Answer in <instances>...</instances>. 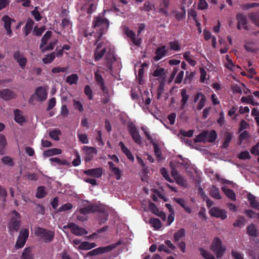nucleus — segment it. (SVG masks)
<instances>
[{
  "instance_id": "nucleus-43",
  "label": "nucleus",
  "mask_w": 259,
  "mask_h": 259,
  "mask_svg": "<svg viewBox=\"0 0 259 259\" xmlns=\"http://www.w3.org/2000/svg\"><path fill=\"white\" fill-rule=\"evenodd\" d=\"M249 19L254 24L259 20V12L250 13L248 15Z\"/></svg>"
},
{
  "instance_id": "nucleus-15",
  "label": "nucleus",
  "mask_w": 259,
  "mask_h": 259,
  "mask_svg": "<svg viewBox=\"0 0 259 259\" xmlns=\"http://www.w3.org/2000/svg\"><path fill=\"white\" fill-rule=\"evenodd\" d=\"M165 48V46H162L156 49L155 51L156 55L154 57V59L155 61H159L166 55L168 50H166Z\"/></svg>"
},
{
  "instance_id": "nucleus-49",
  "label": "nucleus",
  "mask_w": 259,
  "mask_h": 259,
  "mask_svg": "<svg viewBox=\"0 0 259 259\" xmlns=\"http://www.w3.org/2000/svg\"><path fill=\"white\" fill-rule=\"evenodd\" d=\"M33 25V22L31 20L27 21L25 26V35H27L31 31Z\"/></svg>"
},
{
  "instance_id": "nucleus-29",
  "label": "nucleus",
  "mask_w": 259,
  "mask_h": 259,
  "mask_svg": "<svg viewBox=\"0 0 259 259\" xmlns=\"http://www.w3.org/2000/svg\"><path fill=\"white\" fill-rule=\"evenodd\" d=\"M232 137L233 133H231L228 132H226L225 133L224 141L223 142V146H222L223 148H227L228 147L230 142L232 140Z\"/></svg>"
},
{
  "instance_id": "nucleus-41",
  "label": "nucleus",
  "mask_w": 259,
  "mask_h": 259,
  "mask_svg": "<svg viewBox=\"0 0 259 259\" xmlns=\"http://www.w3.org/2000/svg\"><path fill=\"white\" fill-rule=\"evenodd\" d=\"M195 75V73L194 72H189V71H187L186 72V76L184 79V83L187 84V83H190L193 78L194 76Z\"/></svg>"
},
{
  "instance_id": "nucleus-13",
  "label": "nucleus",
  "mask_w": 259,
  "mask_h": 259,
  "mask_svg": "<svg viewBox=\"0 0 259 259\" xmlns=\"http://www.w3.org/2000/svg\"><path fill=\"white\" fill-rule=\"evenodd\" d=\"M83 150L86 155L85 160L86 161L91 160L97 154V150L92 147L84 146Z\"/></svg>"
},
{
  "instance_id": "nucleus-34",
  "label": "nucleus",
  "mask_w": 259,
  "mask_h": 259,
  "mask_svg": "<svg viewBox=\"0 0 259 259\" xmlns=\"http://www.w3.org/2000/svg\"><path fill=\"white\" fill-rule=\"evenodd\" d=\"M115 247L114 245H111L106 247H98L96 248V251L98 254L108 252L112 250Z\"/></svg>"
},
{
  "instance_id": "nucleus-32",
  "label": "nucleus",
  "mask_w": 259,
  "mask_h": 259,
  "mask_svg": "<svg viewBox=\"0 0 259 259\" xmlns=\"http://www.w3.org/2000/svg\"><path fill=\"white\" fill-rule=\"evenodd\" d=\"M247 233L250 236L255 237L257 236V230L253 224H250L247 227Z\"/></svg>"
},
{
  "instance_id": "nucleus-31",
  "label": "nucleus",
  "mask_w": 259,
  "mask_h": 259,
  "mask_svg": "<svg viewBox=\"0 0 259 259\" xmlns=\"http://www.w3.org/2000/svg\"><path fill=\"white\" fill-rule=\"evenodd\" d=\"M95 79L98 84L100 87L101 89L103 91H105V88L104 85V80L102 76L100 74L98 71H97L95 73Z\"/></svg>"
},
{
  "instance_id": "nucleus-35",
  "label": "nucleus",
  "mask_w": 259,
  "mask_h": 259,
  "mask_svg": "<svg viewBox=\"0 0 259 259\" xmlns=\"http://www.w3.org/2000/svg\"><path fill=\"white\" fill-rule=\"evenodd\" d=\"M144 69L143 68H140L138 72V74H136L135 72V74L136 76V78L138 79V82L140 84H143L144 83Z\"/></svg>"
},
{
  "instance_id": "nucleus-17",
  "label": "nucleus",
  "mask_w": 259,
  "mask_h": 259,
  "mask_svg": "<svg viewBox=\"0 0 259 259\" xmlns=\"http://www.w3.org/2000/svg\"><path fill=\"white\" fill-rule=\"evenodd\" d=\"M102 173L103 169L101 167L90 169L84 171V174L87 175L97 178L101 177L102 175Z\"/></svg>"
},
{
  "instance_id": "nucleus-37",
  "label": "nucleus",
  "mask_w": 259,
  "mask_h": 259,
  "mask_svg": "<svg viewBox=\"0 0 259 259\" xmlns=\"http://www.w3.org/2000/svg\"><path fill=\"white\" fill-rule=\"evenodd\" d=\"M149 223L156 230H158L161 227V222L159 219L151 218L149 221Z\"/></svg>"
},
{
  "instance_id": "nucleus-52",
  "label": "nucleus",
  "mask_w": 259,
  "mask_h": 259,
  "mask_svg": "<svg viewBox=\"0 0 259 259\" xmlns=\"http://www.w3.org/2000/svg\"><path fill=\"white\" fill-rule=\"evenodd\" d=\"M238 158L241 160L251 159V156L248 151H244L241 152L238 155Z\"/></svg>"
},
{
  "instance_id": "nucleus-22",
  "label": "nucleus",
  "mask_w": 259,
  "mask_h": 259,
  "mask_svg": "<svg viewBox=\"0 0 259 259\" xmlns=\"http://www.w3.org/2000/svg\"><path fill=\"white\" fill-rule=\"evenodd\" d=\"M181 96L182 97V99L181 101V109H183L185 107L188 102V101L189 98V95L187 94V90L185 89H183L181 92Z\"/></svg>"
},
{
  "instance_id": "nucleus-14",
  "label": "nucleus",
  "mask_w": 259,
  "mask_h": 259,
  "mask_svg": "<svg viewBox=\"0 0 259 259\" xmlns=\"http://www.w3.org/2000/svg\"><path fill=\"white\" fill-rule=\"evenodd\" d=\"M14 58L22 69L25 68L27 63V59L19 51H16L14 53Z\"/></svg>"
},
{
  "instance_id": "nucleus-54",
  "label": "nucleus",
  "mask_w": 259,
  "mask_h": 259,
  "mask_svg": "<svg viewBox=\"0 0 259 259\" xmlns=\"http://www.w3.org/2000/svg\"><path fill=\"white\" fill-rule=\"evenodd\" d=\"M77 137L79 139V140L82 144H88L89 140L88 138V136L86 134L77 133Z\"/></svg>"
},
{
  "instance_id": "nucleus-19",
  "label": "nucleus",
  "mask_w": 259,
  "mask_h": 259,
  "mask_svg": "<svg viewBox=\"0 0 259 259\" xmlns=\"http://www.w3.org/2000/svg\"><path fill=\"white\" fill-rule=\"evenodd\" d=\"M14 120L20 124H22L25 121V118L23 114V112L19 109H15L14 110Z\"/></svg>"
},
{
  "instance_id": "nucleus-8",
  "label": "nucleus",
  "mask_w": 259,
  "mask_h": 259,
  "mask_svg": "<svg viewBox=\"0 0 259 259\" xmlns=\"http://www.w3.org/2000/svg\"><path fill=\"white\" fill-rule=\"evenodd\" d=\"M97 1L96 0H83L81 10L87 12L88 14L93 13L96 9Z\"/></svg>"
},
{
  "instance_id": "nucleus-28",
  "label": "nucleus",
  "mask_w": 259,
  "mask_h": 259,
  "mask_svg": "<svg viewBox=\"0 0 259 259\" xmlns=\"http://www.w3.org/2000/svg\"><path fill=\"white\" fill-rule=\"evenodd\" d=\"M62 151L61 149L57 148H52L46 151H45L43 154L45 156L50 157L55 155H59L61 154Z\"/></svg>"
},
{
  "instance_id": "nucleus-57",
  "label": "nucleus",
  "mask_w": 259,
  "mask_h": 259,
  "mask_svg": "<svg viewBox=\"0 0 259 259\" xmlns=\"http://www.w3.org/2000/svg\"><path fill=\"white\" fill-rule=\"evenodd\" d=\"M50 161L52 162H56L59 165H67L68 162L66 160H61L58 158L54 157L50 159Z\"/></svg>"
},
{
  "instance_id": "nucleus-45",
  "label": "nucleus",
  "mask_w": 259,
  "mask_h": 259,
  "mask_svg": "<svg viewBox=\"0 0 259 259\" xmlns=\"http://www.w3.org/2000/svg\"><path fill=\"white\" fill-rule=\"evenodd\" d=\"M22 259H33L30 248H26L24 250L22 255Z\"/></svg>"
},
{
  "instance_id": "nucleus-26",
  "label": "nucleus",
  "mask_w": 259,
  "mask_h": 259,
  "mask_svg": "<svg viewBox=\"0 0 259 259\" xmlns=\"http://www.w3.org/2000/svg\"><path fill=\"white\" fill-rule=\"evenodd\" d=\"M209 193L210 195L214 199L220 200L222 198L220 193L219 189L215 186H211Z\"/></svg>"
},
{
  "instance_id": "nucleus-16",
  "label": "nucleus",
  "mask_w": 259,
  "mask_h": 259,
  "mask_svg": "<svg viewBox=\"0 0 259 259\" xmlns=\"http://www.w3.org/2000/svg\"><path fill=\"white\" fill-rule=\"evenodd\" d=\"M16 97L15 93L9 89L0 91V98L5 100H10Z\"/></svg>"
},
{
  "instance_id": "nucleus-55",
  "label": "nucleus",
  "mask_w": 259,
  "mask_h": 259,
  "mask_svg": "<svg viewBox=\"0 0 259 259\" xmlns=\"http://www.w3.org/2000/svg\"><path fill=\"white\" fill-rule=\"evenodd\" d=\"M206 102V99L205 96H203L201 98L200 101H199L196 109L197 110H201L205 106Z\"/></svg>"
},
{
  "instance_id": "nucleus-44",
  "label": "nucleus",
  "mask_w": 259,
  "mask_h": 259,
  "mask_svg": "<svg viewBox=\"0 0 259 259\" xmlns=\"http://www.w3.org/2000/svg\"><path fill=\"white\" fill-rule=\"evenodd\" d=\"M46 194L45 188L43 186H40L37 188L36 197L38 198H41L44 197Z\"/></svg>"
},
{
  "instance_id": "nucleus-1",
  "label": "nucleus",
  "mask_w": 259,
  "mask_h": 259,
  "mask_svg": "<svg viewBox=\"0 0 259 259\" xmlns=\"http://www.w3.org/2000/svg\"><path fill=\"white\" fill-rule=\"evenodd\" d=\"M109 27V22L102 16L96 17L93 21V28L100 36L105 33Z\"/></svg>"
},
{
  "instance_id": "nucleus-48",
  "label": "nucleus",
  "mask_w": 259,
  "mask_h": 259,
  "mask_svg": "<svg viewBox=\"0 0 259 259\" xmlns=\"http://www.w3.org/2000/svg\"><path fill=\"white\" fill-rule=\"evenodd\" d=\"M61 25L62 28L66 30H70L72 26V24L70 21L68 19L66 18L62 20Z\"/></svg>"
},
{
  "instance_id": "nucleus-9",
  "label": "nucleus",
  "mask_w": 259,
  "mask_h": 259,
  "mask_svg": "<svg viewBox=\"0 0 259 259\" xmlns=\"http://www.w3.org/2000/svg\"><path fill=\"white\" fill-rule=\"evenodd\" d=\"M28 235L29 231L27 229H24L20 232L16 243V248H20L24 245Z\"/></svg>"
},
{
  "instance_id": "nucleus-18",
  "label": "nucleus",
  "mask_w": 259,
  "mask_h": 259,
  "mask_svg": "<svg viewBox=\"0 0 259 259\" xmlns=\"http://www.w3.org/2000/svg\"><path fill=\"white\" fill-rule=\"evenodd\" d=\"M131 136L137 144L141 143V137L137 129L134 128V125L131 122Z\"/></svg>"
},
{
  "instance_id": "nucleus-3",
  "label": "nucleus",
  "mask_w": 259,
  "mask_h": 259,
  "mask_svg": "<svg viewBox=\"0 0 259 259\" xmlns=\"http://www.w3.org/2000/svg\"><path fill=\"white\" fill-rule=\"evenodd\" d=\"M210 249L215 254L217 258L222 257L226 251V248L223 246L222 242L218 237H215L213 240Z\"/></svg>"
},
{
  "instance_id": "nucleus-23",
  "label": "nucleus",
  "mask_w": 259,
  "mask_h": 259,
  "mask_svg": "<svg viewBox=\"0 0 259 259\" xmlns=\"http://www.w3.org/2000/svg\"><path fill=\"white\" fill-rule=\"evenodd\" d=\"M20 226V223L18 220L15 219H12L9 224L8 228L9 231L12 233L14 232L18 231Z\"/></svg>"
},
{
  "instance_id": "nucleus-40",
  "label": "nucleus",
  "mask_w": 259,
  "mask_h": 259,
  "mask_svg": "<svg viewBox=\"0 0 259 259\" xmlns=\"http://www.w3.org/2000/svg\"><path fill=\"white\" fill-rule=\"evenodd\" d=\"M241 101L242 102L249 103L253 106L257 105V103L254 101L252 96L242 97L241 99Z\"/></svg>"
},
{
  "instance_id": "nucleus-47",
  "label": "nucleus",
  "mask_w": 259,
  "mask_h": 259,
  "mask_svg": "<svg viewBox=\"0 0 259 259\" xmlns=\"http://www.w3.org/2000/svg\"><path fill=\"white\" fill-rule=\"evenodd\" d=\"M55 58V54L52 53L49 55H47L45 58L42 59V62L45 64L51 63L53 61Z\"/></svg>"
},
{
  "instance_id": "nucleus-46",
  "label": "nucleus",
  "mask_w": 259,
  "mask_h": 259,
  "mask_svg": "<svg viewBox=\"0 0 259 259\" xmlns=\"http://www.w3.org/2000/svg\"><path fill=\"white\" fill-rule=\"evenodd\" d=\"M152 144L153 145V147L154 148V151L155 155H156L157 158L159 160H160L161 159L162 153L161 152V150H160V148L159 147L158 145L157 144H156L155 142L152 143Z\"/></svg>"
},
{
  "instance_id": "nucleus-5",
  "label": "nucleus",
  "mask_w": 259,
  "mask_h": 259,
  "mask_svg": "<svg viewBox=\"0 0 259 259\" xmlns=\"http://www.w3.org/2000/svg\"><path fill=\"white\" fill-rule=\"evenodd\" d=\"M98 210V207L95 205H90L86 207L80 208L77 210V212H79L80 215L77 216V219L82 222L86 221L87 220L86 214L95 212Z\"/></svg>"
},
{
  "instance_id": "nucleus-63",
  "label": "nucleus",
  "mask_w": 259,
  "mask_h": 259,
  "mask_svg": "<svg viewBox=\"0 0 259 259\" xmlns=\"http://www.w3.org/2000/svg\"><path fill=\"white\" fill-rule=\"evenodd\" d=\"M231 255L234 259H244L243 254L237 252L234 250H232Z\"/></svg>"
},
{
  "instance_id": "nucleus-51",
  "label": "nucleus",
  "mask_w": 259,
  "mask_h": 259,
  "mask_svg": "<svg viewBox=\"0 0 259 259\" xmlns=\"http://www.w3.org/2000/svg\"><path fill=\"white\" fill-rule=\"evenodd\" d=\"M3 21L5 23V28L11 27V24L12 22H14V20L10 18L9 16L5 15L3 17Z\"/></svg>"
},
{
  "instance_id": "nucleus-21",
  "label": "nucleus",
  "mask_w": 259,
  "mask_h": 259,
  "mask_svg": "<svg viewBox=\"0 0 259 259\" xmlns=\"http://www.w3.org/2000/svg\"><path fill=\"white\" fill-rule=\"evenodd\" d=\"M173 13H175V17L178 21H181L186 17L185 6L182 5L180 7V11H174Z\"/></svg>"
},
{
  "instance_id": "nucleus-59",
  "label": "nucleus",
  "mask_w": 259,
  "mask_h": 259,
  "mask_svg": "<svg viewBox=\"0 0 259 259\" xmlns=\"http://www.w3.org/2000/svg\"><path fill=\"white\" fill-rule=\"evenodd\" d=\"M165 69L163 68H157L153 72L152 75L154 77H159L164 74Z\"/></svg>"
},
{
  "instance_id": "nucleus-36",
  "label": "nucleus",
  "mask_w": 259,
  "mask_h": 259,
  "mask_svg": "<svg viewBox=\"0 0 259 259\" xmlns=\"http://www.w3.org/2000/svg\"><path fill=\"white\" fill-rule=\"evenodd\" d=\"M202 256L205 259H215L214 256L210 252L206 251L202 247L198 248Z\"/></svg>"
},
{
  "instance_id": "nucleus-64",
  "label": "nucleus",
  "mask_w": 259,
  "mask_h": 259,
  "mask_svg": "<svg viewBox=\"0 0 259 259\" xmlns=\"http://www.w3.org/2000/svg\"><path fill=\"white\" fill-rule=\"evenodd\" d=\"M250 152L252 154L255 155H259V142L256 143L250 150Z\"/></svg>"
},
{
  "instance_id": "nucleus-30",
  "label": "nucleus",
  "mask_w": 259,
  "mask_h": 259,
  "mask_svg": "<svg viewBox=\"0 0 259 259\" xmlns=\"http://www.w3.org/2000/svg\"><path fill=\"white\" fill-rule=\"evenodd\" d=\"M97 244L95 243H89V242H83L78 246V249L81 250H89L95 247Z\"/></svg>"
},
{
  "instance_id": "nucleus-24",
  "label": "nucleus",
  "mask_w": 259,
  "mask_h": 259,
  "mask_svg": "<svg viewBox=\"0 0 259 259\" xmlns=\"http://www.w3.org/2000/svg\"><path fill=\"white\" fill-rule=\"evenodd\" d=\"M222 190L228 198L233 201L236 200V194L232 190L230 189L227 186H223L222 187Z\"/></svg>"
},
{
  "instance_id": "nucleus-6",
  "label": "nucleus",
  "mask_w": 259,
  "mask_h": 259,
  "mask_svg": "<svg viewBox=\"0 0 259 259\" xmlns=\"http://www.w3.org/2000/svg\"><path fill=\"white\" fill-rule=\"evenodd\" d=\"M35 234L39 236L45 242H50L53 240L54 237V232L48 231L42 228H38Z\"/></svg>"
},
{
  "instance_id": "nucleus-58",
  "label": "nucleus",
  "mask_w": 259,
  "mask_h": 259,
  "mask_svg": "<svg viewBox=\"0 0 259 259\" xmlns=\"http://www.w3.org/2000/svg\"><path fill=\"white\" fill-rule=\"evenodd\" d=\"M2 161L4 164L9 166H13L14 164L13 159L10 156H4L2 158Z\"/></svg>"
},
{
  "instance_id": "nucleus-42",
  "label": "nucleus",
  "mask_w": 259,
  "mask_h": 259,
  "mask_svg": "<svg viewBox=\"0 0 259 259\" xmlns=\"http://www.w3.org/2000/svg\"><path fill=\"white\" fill-rule=\"evenodd\" d=\"M78 77L76 74H72L68 76L66 78V81L70 84H75L77 82Z\"/></svg>"
},
{
  "instance_id": "nucleus-20",
  "label": "nucleus",
  "mask_w": 259,
  "mask_h": 259,
  "mask_svg": "<svg viewBox=\"0 0 259 259\" xmlns=\"http://www.w3.org/2000/svg\"><path fill=\"white\" fill-rule=\"evenodd\" d=\"M142 38L140 35L136 34L133 30H131V41L137 47H140L142 44Z\"/></svg>"
},
{
  "instance_id": "nucleus-12",
  "label": "nucleus",
  "mask_w": 259,
  "mask_h": 259,
  "mask_svg": "<svg viewBox=\"0 0 259 259\" xmlns=\"http://www.w3.org/2000/svg\"><path fill=\"white\" fill-rule=\"evenodd\" d=\"M210 215L220 218L222 220H225L227 217V211L224 209H220L217 207H212L209 210Z\"/></svg>"
},
{
  "instance_id": "nucleus-10",
  "label": "nucleus",
  "mask_w": 259,
  "mask_h": 259,
  "mask_svg": "<svg viewBox=\"0 0 259 259\" xmlns=\"http://www.w3.org/2000/svg\"><path fill=\"white\" fill-rule=\"evenodd\" d=\"M236 18L237 20V28L238 29H241V26H242V28L245 30H248L247 17L245 15L241 13H237Z\"/></svg>"
},
{
  "instance_id": "nucleus-7",
  "label": "nucleus",
  "mask_w": 259,
  "mask_h": 259,
  "mask_svg": "<svg viewBox=\"0 0 259 259\" xmlns=\"http://www.w3.org/2000/svg\"><path fill=\"white\" fill-rule=\"evenodd\" d=\"M96 45L97 47L96 48L94 56L95 60L98 61L104 55L106 51L107 47L109 46V43L108 41L99 42H97Z\"/></svg>"
},
{
  "instance_id": "nucleus-53",
  "label": "nucleus",
  "mask_w": 259,
  "mask_h": 259,
  "mask_svg": "<svg viewBox=\"0 0 259 259\" xmlns=\"http://www.w3.org/2000/svg\"><path fill=\"white\" fill-rule=\"evenodd\" d=\"M169 45L171 50L179 51L181 50L180 45L177 41H170L169 42Z\"/></svg>"
},
{
  "instance_id": "nucleus-11",
  "label": "nucleus",
  "mask_w": 259,
  "mask_h": 259,
  "mask_svg": "<svg viewBox=\"0 0 259 259\" xmlns=\"http://www.w3.org/2000/svg\"><path fill=\"white\" fill-rule=\"evenodd\" d=\"M69 228L70 229L71 232L76 236H82L88 234V232L85 229L79 227L74 223H70L67 226H64V229Z\"/></svg>"
},
{
  "instance_id": "nucleus-38",
  "label": "nucleus",
  "mask_w": 259,
  "mask_h": 259,
  "mask_svg": "<svg viewBox=\"0 0 259 259\" xmlns=\"http://www.w3.org/2000/svg\"><path fill=\"white\" fill-rule=\"evenodd\" d=\"M217 138V134L215 131L212 130L210 132L207 131V141L209 143H213L215 141Z\"/></svg>"
},
{
  "instance_id": "nucleus-33",
  "label": "nucleus",
  "mask_w": 259,
  "mask_h": 259,
  "mask_svg": "<svg viewBox=\"0 0 259 259\" xmlns=\"http://www.w3.org/2000/svg\"><path fill=\"white\" fill-rule=\"evenodd\" d=\"M185 236V230L183 228L180 229L174 235V240L175 242H179L183 237Z\"/></svg>"
},
{
  "instance_id": "nucleus-56",
  "label": "nucleus",
  "mask_w": 259,
  "mask_h": 259,
  "mask_svg": "<svg viewBox=\"0 0 259 259\" xmlns=\"http://www.w3.org/2000/svg\"><path fill=\"white\" fill-rule=\"evenodd\" d=\"M61 134V132L59 130H54L51 132L49 134L50 137L56 141L59 140V136Z\"/></svg>"
},
{
  "instance_id": "nucleus-27",
  "label": "nucleus",
  "mask_w": 259,
  "mask_h": 259,
  "mask_svg": "<svg viewBox=\"0 0 259 259\" xmlns=\"http://www.w3.org/2000/svg\"><path fill=\"white\" fill-rule=\"evenodd\" d=\"M207 131H204L199 134L195 138L194 141L195 143L197 142H205L207 141Z\"/></svg>"
},
{
  "instance_id": "nucleus-4",
  "label": "nucleus",
  "mask_w": 259,
  "mask_h": 259,
  "mask_svg": "<svg viewBox=\"0 0 259 259\" xmlns=\"http://www.w3.org/2000/svg\"><path fill=\"white\" fill-rule=\"evenodd\" d=\"M51 31H48L46 32L41 38V42L39 48L42 52H44L46 50H53L57 42V40L56 39H53L51 40V41L48 45H46L48 40L51 37Z\"/></svg>"
},
{
  "instance_id": "nucleus-39",
  "label": "nucleus",
  "mask_w": 259,
  "mask_h": 259,
  "mask_svg": "<svg viewBox=\"0 0 259 259\" xmlns=\"http://www.w3.org/2000/svg\"><path fill=\"white\" fill-rule=\"evenodd\" d=\"M246 220L244 217L240 215L239 216L238 219L233 224V226L235 227L241 228L243 226Z\"/></svg>"
},
{
  "instance_id": "nucleus-61",
  "label": "nucleus",
  "mask_w": 259,
  "mask_h": 259,
  "mask_svg": "<svg viewBox=\"0 0 259 259\" xmlns=\"http://www.w3.org/2000/svg\"><path fill=\"white\" fill-rule=\"evenodd\" d=\"M73 102L75 109H78L80 112H82L83 110V106L79 101H77L76 99H73Z\"/></svg>"
},
{
  "instance_id": "nucleus-60",
  "label": "nucleus",
  "mask_w": 259,
  "mask_h": 259,
  "mask_svg": "<svg viewBox=\"0 0 259 259\" xmlns=\"http://www.w3.org/2000/svg\"><path fill=\"white\" fill-rule=\"evenodd\" d=\"M149 208L151 212H152L154 214H157V213L159 212V209L156 206L155 204H154V203H149Z\"/></svg>"
},
{
  "instance_id": "nucleus-25",
  "label": "nucleus",
  "mask_w": 259,
  "mask_h": 259,
  "mask_svg": "<svg viewBox=\"0 0 259 259\" xmlns=\"http://www.w3.org/2000/svg\"><path fill=\"white\" fill-rule=\"evenodd\" d=\"M247 198L250 203V205L253 207L259 210V202L256 200L255 197L249 193L247 195Z\"/></svg>"
},
{
  "instance_id": "nucleus-62",
  "label": "nucleus",
  "mask_w": 259,
  "mask_h": 259,
  "mask_svg": "<svg viewBox=\"0 0 259 259\" xmlns=\"http://www.w3.org/2000/svg\"><path fill=\"white\" fill-rule=\"evenodd\" d=\"M198 7L200 10L206 9L208 7V4L206 0H199Z\"/></svg>"
},
{
  "instance_id": "nucleus-2",
  "label": "nucleus",
  "mask_w": 259,
  "mask_h": 259,
  "mask_svg": "<svg viewBox=\"0 0 259 259\" xmlns=\"http://www.w3.org/2000/svg\"><path fill=\"white\" fill-rule=\"evenodd\" d=\"M48 94L46 88L39 87L36 89L35 93L29 100L30 104H34V101L42 102L46 100Z\"/></svg>"
},
{
  "instance_id": "nucleus-50",
  "label": "nucleus",
  "mask_w": 259,
  "mask_h": 259,
  "mask_svg": "<svg viewBox=\"0 0 259 259\" xmlns=\"http://www.w3.org/2000/svg\"><path fill=\"white\" fill-rule=\"evenodd\" d=\"M160 173L162 175V176L165 179V180L171 183L172 182V180L169 177V174L166 170V169L164 167H162L160 168Z\"/></svg>"
}]
</instances>
